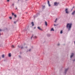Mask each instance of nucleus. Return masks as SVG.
<instances>
[{"mask_svg": "<svg viewBox=\"0 0 75 75\" xmlns=\"http://www.w3.org/2000/svg\"><path fill=\"white\" fill-rule=\"evenodd\" d=\"M72 25V24L71 23H67L66 27L68 29V31L71 30Z\"/></svg>", "mask_w": 75, "mask_h": 75, "instance_id": "1", "label": "nucleus"}, {"mask_svg": "<svg viewBox=\"0 0 75 75\" xmlns=\"http://www.w3.org/2000/svg\"><path fill=\"white\" fill-rule=\"evenodd\" d=\"M59 4V3H57V2H55L54 3V6H58V4Z\"/></svg>", "mask_w": 75, "mask_h": 75, "instance_id": "2", "label": "nucleus"}, {"mask_svg": "<svg viewBox=\"0 0 75 75\" xmlns=\"http://www.w3.org/2000/svg\"><path fill=\"white\" fill-rule=\"evenodd\" d=\"M65 11H66V13H67V14H68L69 13V12H68V8H66L65 10Z\"/></svg>", "mask_w": 75, "mask_h": 75, "instance_id": "3", "label": "nucleus"}, {"mask_svg": "<svg viewBox=\"0 0 75 75\" xmlns=\"http://www.w3.org/2000/svg\"><path fill=\"white\" fill-rule=\"evenodd\" d=\"M68 69H69L68 68L67 69H66L65 70V71L64 72V73L65 74H66V73H67V71L68 70Z\"/></svg>", "mask_w": 75, "mask_h": 75, "instance_id": "4", "label": "nucleus"}, {"mask_svg": "<svg viewBox=\"0 0 75 75\" xmlns=\"http://www.w3.org/2000/svg\"><path fill=\"white\" fill-rule=\"evenodd\" d=\"M47 3H48V5H49V7H50V6H51V5H50V1L48 0L47 1Z\"/></svg>", "mask_w": 75, "mask_h": 75, "instance_id": "5", "label": "nucleus"}, {"mask_svg": "<svg viewBox=\"0 0 75 75\" xmlns=\"http://www.w3.org/2000/svg\"><path fill=\"white\" fill-rule=\"evenodd\" d=\"M74 55V53L71 54V55L70 56V58H72V57H73Z\"/></svg>", "mask_w": 75, "mask_h": 75, "instance_id": "6", "label": "nucleus"}, {"mask_svg": "<svg viewBox=\"0 0 75 75\" xmlns=\"http://www.w3.org/2000/svg\"><path fill=\"white\" fill-rule=\"evenodd\" d=\"M75 14V11H73V12L72 13H71V14L72 15H74V14Z\"/></svg>", "mask_w": 75, "mask_h": 75, "instance_id": "7", "label": "nucleus"}, {"mask_svg": "<svg viewBox=\"0 0 75 75\" xmlns=\"http://www.w3.org/2000/svg\"><path fill=\"white\" fill-rule=\"evenodd\" d=\"M51 34L48 33V34H47V37H50L51 36Z\"/></svg>", "mask_w": 75, "mask_h": 75, "instance_id": "8", "label": "nucleus"}, {"mask_svg": "<svg viewBox=\"0 0 75 75\" xmlns=\"http://www.w3.org/2000/svg\"><path fill=\"white\" fill-rule=\"evenodd\" d=\"M18 48H20V47H21V49H23V46H18Z\"/></svg>", "mask_w": 75, "mask_h": 75, "instance_id": "9", "label": "nucleus"}, {"mask_svg": "<svg viewBox=\"0 0 75 75\" xmlns=\"http://www.w3.org/2000/svg\"><path fill=\"white\" fill-rule=\"evenodd\" d=\"M38 30H42V29L39 27H38Z\"/></svg>", "mask_w": 75, "mask_h": 75, "instance_id": "10", "label": "nucleus"}, {"mask_svg": "<svg viewBox=\"0 0 75 75\" xmlns=\"http://www.w3.org/2000/svg\"><path fill=\"white\" fill-rule=\"evenodd\" d=\"M31 24H32V26H34V22H32L31 23Z\"/></svg>", "mask_w": 75, "mask_h": 75, "instance_id": "11", "label": "nucleus"}, {"mask_svg": "<svg viewBox=\"0 0 75 75\" xmlns=\"http://www.w3.org/2000/svg\"><path fill=\"white\" fill-rule=\"evenodd\" d=\"M54 31V30L53 28H52L51 30V31Z\"/></svg>", "mask_w": 75, "mask_h": 75, "instance_id": "12", "label": "nucleus"}, {"mask_svg": "<svg viewBox=\"0 0 75 75\" xmlns=\"http://www.w3.org/2000/svg\"><path fill=\"white\" fill-rule=\"evenodd\" d=\"M8 56L9 57H10L11 56V53H9L8 54Z\"/></svg>", "mask_w": 75, "mask_h": 75, "instance_id": "13", "label": "nucleus"}, {"mask_svg": "<svg viewBox=\"0 0 75 75\" xmlns=\"http://www.w3.org/2000/svg\"><path fill=\"white\" fill-rule=\"evenodd\" d=\"M45 25H46V26H47V22L46 21L45 22Z\"/></svg>", "mask_w": 75, "mask_h": 75, "instance_id": "14", "label": "nucleus"}, {"mask_svg": "<svg viewBox=\"0 0 75 75\" xmlns=\"http://www.w3.org/2000/svg\"><path fill=\"white\" fill-rule=\"evenodd\" d=\"M18 21V20H17L16 21H15L14 22V24H16V23H17Z\"/></svg>", "mask_w": 75, "mask_h": 75, "instance_id": "15", "label": "nucleus"}, {"mask_svg": "<svg viewBox=\"0 0 75 75\" xmlns=\"http://www.w3.org/2000/svg\"><path fill=\"white\" fill-rule=\"evenodd\" d=\"M57 19H57V18L56 19L55 21H54V22H55V23H56V22H57Z\"/></svg>", "mask_w": 75, "mask_h": 75, "instance_id": "16", "label": "nucleus"}, {"mask_svg": "<svg viewBox=\"0 0 75 75\" xmlns=\"http://www.w3.org/2000/svg\"><path fill=\"white\" fill-rule=\"evenodd\" d=\"M11 47H12V48H15V47L14 46V45H12Z\"/></svg>", "mask_w": 75, "mask_h": 75, "instance_id": "17", "label": "nucleus"}, {"mask_svg": "<svg viewBox=\"0 0 75 75\" xmlns=\"http://www.w3.org/2000/svg\"><path fill=\"white\" fill-rule=\"evenodd\" d=\"M42 7H42L43 9H44L45 7V6H43Z\"/></svg>", "mask_w": 75, "mask_h": 75, "instance_id": "18", "label": "nucleus"}, {"mask_svg": "<svg viewBox=\"0 0 75 75\" xmlns=\"http://www.w3.org/2000/svg\"><path fill=\"white\" fill-rule=\"evenodd\" d=\"M2 58H4V54H3L2 56Z\"/></svg>", "mask_w": 75, "mask_h": 75, "instance_id": "19", "label": "nucleus"}, {"mask_svg": "<svg viewBox=\"0 0 75 75\" xmlns=\"http://www.w3.org/2000/svg\"><path fill=\"white\" fill-rule=\"evenodd\" d=\"M37 38V36H34V38L35 39H36V38Z\"/></svg>", "mask_w": 75, "mask_h": 75, "instance_id": "20", "label": "nucleus"}, {"mask_svg": "<svg viewBox=\"0 0 75 75\" xmlns=\"http://www.w3.org/2000/svg\"><path fill=\"white\" fill-rule=\"evenodd\" d=\"M14 17H17V16H16V14H15L14 15Z\"/></svg>", "mask_w": 75, "mask_h": 75, "instance_id": "21", "label": "nucleus"}, {"mask_svg": "<svg viewBox=\"0 0 75 75\" xmlns=\"http://www.w3.org/2000/svg\"><path fill=\"white\" fill-rule=\"evenodd\" d=\"M62 33H63L62 31L61 30V31L60 32V34H62Z\"/></svg>", "mask_w": 75, "mask_h": 75, "instance_id": "22", "label": "nucleus"}, {"mask_svg": "<svg viewBox=\"0 0 75 75\" xmlns=\"http://www.w3.org/2000/svg\"><path fill=\"white\" fill-rule=\"evenodd\" d=\"M33 36H34V35H33L32 37H31V39H32V38H33Z\"/></svg>", "mask_w": 75, "mask_h": 75, "instance_id": "23", "label": "nucleus"}, {"mask_svg": "<svg viewBox=\"0 0 75 75\" xmlns=\"http://www.w3.org/2000/svg\"><path fill=\"white\" fill-rule=\"evenodd\" d=\"M9 18L10 19H12V17H9Z\"/></svg>", "mask_w": 75, "mask_h": 75, "instance_id": "24", "label": "nucleus"}, {"mask_svg": "<svg viewBox=\"0 0 75 75\" xmlns=\"http://www.w3.org/2000/svg\"><path fill=\"white\" fill-rule=\"evenodd\" d=\"M36 15H40V13H38Z\"/></svg>", "mask_w": 75, "mask_h": 75, "instance_id": "25", "label": "nucleus"}, {"mask_svg": "<svg viewBox=\"0 0 75 75\" xmlns=\"http://www.w3.org/2000/svg\"><path fill=\"white\" fill-rule=\"evenodd\" d=\"M16 10H17V7H16Z\"/></svg>", "mask_w": 75, "mask_h": 75, "instance_id": "26", "label": "nucleus"}, {"mask_svg": "<svg viewBox=\"0 0 75 75\" xmlns=\"http://www.w3.org/2000/svg\"><path fill=\"white\" fill-rule=\"evenodd\" d=\"M54 26H57V25H55V24H54Z\"/></svg>", "mask_w": 75, "mask_h": 75, "instance_id": "27", "label": "nucleus"}, {"mask_svg": "<svg viewBox=\"0 0 75 75\" xmlns=\"http://www.w3.org/2000/svg\"><path fill=\"white\" fill-rule=\"evenodd\" d=\"M12 16H13L14 15V13H12Z\"/></svg>", "mask_w": 75, "mask_h": 75, "instance_id": "28", "label": "nucleus"}, {"mask_svg": "<svg viewBox=\"0 0 75 75\" xmlns=\"http://www.w3.org/2000/svg\"><path fill=\"white\" fill-rule=\"evenodd\" d=\"M37 16H33V17H34V18H35V17Z\"/></svg>", "mask_w": 75, "mask_h": 75, "instance_id": "29", "label": "nucleus"}, {"mask_svg": "<svg viewBox=\"0 0 75 75\" xmlns=\"http://www.w3.org/2000/svg\"><path fill=\"white\" fill-rule=\"evenodd\" d=\"M14 4H13L12 5V6H13V7H14Z\"/></svg>", "mask_w": 75, "mask_h": 75, "instance_id": "30", "label": "nucleus"}, {"mask_svg": "<svg viewBox=\"0 0 75 75\" xmlns=\"http://www.w3.org/2000/svg\"><path fill=\"white\" fill-rule=\"evenodd\" d=\"M29 51H31V49H30L29 50Z\"/></svg>", "mask_w": 75, "mask_h": 75, "instance_id": "31", "label": "nucleus"}, {"mask_svg": "<svg viewBox=\"0 0 75 75\" xmlns=\"http://www.w3.org/2000/svg\"><path fill=\"white\" fill-rule=\"evenodd\" d=\"M73 62H74V61H75V59H74V60H73Z\"/></svg>", "mask_w": 75, "mask_h": 75, "instance_id": "32", "label": "nucleus"}, {"mask_svg": "<svg viewBox=\"0 0 75 75\" xmlns=\"http://www.w3.org/2000/svg\"><path fill=\"white\" fill-rule=\"evenodd\" d=\"M10 1V0H7V1Z\"/></svg>", "mask_w": 75, "mask_h": 75, "instance_id": "33", "label": "nucleus"}, {"mask_svg": "<svg viewBox=\"0 0 75 75\" xmlns=\"http://www.w3.org/2000/svg\"><path fill=\"white\" fill-rule=\"evenodd\" d=\"M59 45V44H58V45Z\"/></svg>", "mask_w": 75, "mask_h": 75, "instance_id": "34", "label": "nucleus"}, {"mask_svg": "<svg viewBox=\"0 0 75 75\" xmlns=\"http://www.w3.org/2000/svg\"><path fill=\"white\" fill-rule=\"evenodd\" d=\"M27 48V47H25V48Z\"/></svg>", "mask_w": 75, "mask_h": 75, "instance_id": "35", "label": "nucleus"}, {"mask_svg": "<svg viewBox=\"0 0 75 75\" xmlns=\"http://www.w3.org/2000/svg\"><path fill=\"white\" fill-rule=\"evenodd\" d=\"M74 8V7H73V8Z\"/></svg>", "mask_w": 75, "mask_h": 75, "instance_id": "36", "label": "nucleus"}, {"mask_svg": "<svg viewBox=\"0 0 75 75\" xmlns=\"http://www.w3.org/2000/svg\"><path fill=\"white\" fill-rule=\"evenodd\" d=\"M35 28H34L35 29Z\"/></svg>", "mask_w": 75, "mask_h": 75, "instance_id": "37", "label": "nucleus"}, {"mask_svg": "<svg viewBox=\"0 0 75 75\" xmlns=\"http://www.w3.org/2000/svg\"><path fill=\"white\" fill-rule=\"evenodd\" d=\"M19 57H20H20H20V56H19Z\"/></svg>", "mask_w": 75, "mask_h": 75, "instance_id": "38", "label": "nucleus"}, {"mask_svg": "<svg viewBox=\"0 0 75 75\" xmlns=\"http://www.w3.org/2000/svg\"><path fill=\"white\" fill-rule=\"evenodd\" d=\"M1 31V29H0V31Z\"/></svg>", "mask_w": 75, "mask_h": 75, "instance_id": "39", "label": "nucleus"}, {"mask_svg": "<svg viewBox=\"0 0 75 75\" xmlns=\"http://www.w3.org/2000/svg\"><path fill=\"white\" fill-rule=\"evenodd\" d=\"M26 0V1H27L28 0Z\"/></svg>", "mask_w": 75, "mask_h": 75, "instance_id": "40", "label": "nucleus"}, {"mask_svg": "<svg viewBox=\"0 0 75 75\" xmlns=\"http://www.w3.org/2000/svg\"><path fill=\"white\" fill-rule=\"evenodd\" d=\"M71 10H72V9H71Z\"/></svg>", "mask_w": 75, "mask_h": 75, "instance_id": "41", "label": "nucleus"}]
</instances>
